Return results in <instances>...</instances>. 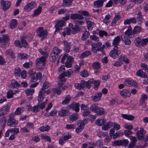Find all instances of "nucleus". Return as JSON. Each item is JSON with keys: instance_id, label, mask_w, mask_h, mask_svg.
Listing matches in <instances>:
<instances>
[{"instance_id": "obj_1", "label": "nucleus", "mask_w": 148, "mask_h": 148, "mask_svg": "<svg viewBox=\"0 0 148 148\" xmlns=\"http://www.w3.org/2000/svg\"><path fill=\"white\" fill-rule=\"evenodd\" d=\"M90 110L92 112L96 113L98 115H101L105 114L104 109L98 106L97 105L93 104L90 107Z\"/></svg>"}, {"instance_id": "obj_2", "label": "nucleus", "mask_w": 148, "mask_h": 148, "mask_svg": "<svg viewBox=\"0 0 148 148\" xmlns=\"http://www.w3.org/2000/svg\"><path fill=\"white\" fill-rule=\"evenodd\" d=\"M46 61V57L44 56L37 58L36 61V67L40 69L42 68L45 65Z\"/></svg>"}, {"instance_id": "obj_3", "label": "nucleus", "mask_w": 148, "mask_h": 148, "mask_svg": "<svg viewBox=\"0 0 148 148\" xmlns=\"http://www.w3.org/2000/svg\"><path fill=\"white\" fill-rule=\"evenodd\" d=\"M46 87V83L45 82L41 89L39 91L38 98V100L39 102H40L43 101V99L45 97V93L46 92L45 89Z\"/></svg>"}, {"instance_id": "obj_4", "label": "nucleus", "mask_w": 148, "mask_h": 148, "mask_svg": "<svg viewBox=\"0 0 148 148\" xmlns=\"http://www.w3.org/2000/svg\"><path fill=\"white\" fill-rule=\"evenodd\" d=\"M14 115L13 113L10 114L9 118L8 120L7 125L10 127H15L18 123V121L16 120L14 118Z\"/></svg>"}, {"instance_id": "obj_5", "label": "nucleus", "mask_w": 148, "mask_h": 148, "mask_svg": "<svg viewBox=\"0 0 148 148\" xmlns=\"http://www.w3.org/2000/svg\"><path fill=\"white\" fill-rule=\"evenodd\" d=\"M121 51L119 50L118 46H114L113 50H111L109 53L110 56L114 59H115L121 53Z\"/></svg>"}, {"instance_id": "obj_6", "label": "nucleus", "mask_w": 148, "mask_h": 148, "mask_svg": "<svg viewBox=\"0 0 148 148\" xmlns=\"http://www.w3.org/2000/svg\"><path fill=\"white\" fill-rule=\"evenodd\" d=\"M29 77L31 81L33 82L36 81L38 79L40 80L42 78V74L40 72H35L29 75Z\"/></svg>"}, {"instance_id": "obj_7", "label": "nucleus", "mask_w": 148, "mask_h": 148, "mask_svg": "<svg viewBox=\"0 0 148 148\" xmlns=\"http://www.w3.org/2000/svg\"><path fill=\"white\" fill-rule=\"evenodd\" d=\"M146 132L143 127H140V130L137 131L136 136L138 139L141 140L144 139Z\"/></svg>"}, {"instance_id": "obj_8", "label": "nucleus", "mask_w": 148, "mask_h": 148, "mask_svg": "<svg viewBox=\"0 0 148 148\" xmlns=\"http://www.w3.org/2000/svg\"><path fill=\"white\" fill-rule=\"evenodd\" d=\"M36 33L38 36L42 37L41 40H43L46 36V31L44 30L42 27H39L36 30Z\"/></svg>"}, {"instance_id": "obj_9", "label": "nucleus", "mask_w": 148, "mask_h": 148, "mask_svg": "<svg viewBox=\"0 0 148 148\" xmlns=\"http://www.w3.org/2000/svg\"><path fill=\"white\" fill-rule=\"evenodd\" d=\"M64 21L60 19L58 21L54 26V27L56 28L54 32L55 34H56V32H58L61 29L62 27L64 26Z\"/></svg>"}, {"instance_id": "obj_10", "label": "nucleus", "mask_w": 148, "mask_h": 148, "mask_svg": "<svg viewBox=\"0 0 148 148\" xmlns=\"http://www.w3.org/2000/svg\"><path fill=\"white\" fill-rule=\"evenodd\" d=\"M107 0H96L93 3V6L94 8H99L103 6V3Z\"/></svg>"}, {"instance_id": "obj_11", "label": "nucleus", "mask_w": 148, "mask_h": 148, "mask_svg": "<svg viewBox=\"0 0 148 148\" xmlns=\"http://www.w3.org/2000/svg\"><path fill=\"white\" fill-rule=\"evenodd\" d=\"M124 83L125 85L127 86L136 87L138 86V85L135 81L133 80H130L129 79L125 80Z\"/></svg>"}, {"instance_id": "obj_12", "label": "nucleus", "mask_w": 148, "mask_h": 148, "mask_svg": "<svg viewBox=\"0 0 148 148\" xmlns=\"http://www.w3.org/2000/svg\"><path fill=\"white\" fill-rule=\"evenodd\" d=\"M80 105L78 102H73L69 105V108H71L72 110H74L76 112H79V111Z\"/></svg>"}, {"instance_id": "obj_13", "label": "nucleus", "mask_w": 148, "mask_h": 148, "mask_svg": "<svg viewBox=\"0 0 148 148\" xmlns=\"http://www.w3.org/2000/svg\"><path fill=\"white\" fill-rule=\"evenodd\" d=\"M73 62L74 58L73 57L71 56H69L64 63L65 66L68 68L71 67Z\"/></svg>"}, {"instance_id": "obj_14", "label": "nucleus", "mask_w": 148, "mask_h": 148, "mask_svg": "<svg viewBox=\"0 0 148 148\" xmlns=\"http://www.w3.org/2000/svg\"><path fill=\"white\" fill-rule=\"evenodd\" d=\"M3 9L4 11L9 9L11 6V3L9 1H7L6 2L4 0H2L1 1Z\"/></svg>"}, {"instance_id": "obj_15", "label": "nucleus", "mask_w": 148, "mask_h": 148, "mask_svg": "<svg viewBox=\"0 0 148 148\" xmlns=\"http://www.w3.org/2000/svg\"><path fill=\"white\" fill-rule=\"evenodd\" d=\"M36 5L35 2H32L27 4L25 7L24 9L25 11H29L34 8Z\"/></svg>"}, {"instance_id": "obj_16", "label": "nucleus", "mask_w": 148, "mask_h": 148, "mask_svg": "<svg viewBox=\"0 0 148 148\" xmlns=\"http://www.w3.org/2000/svg\"><path fill=\"white\" fill-rule=\"evenodd\" d=\"M119 93L121 96L125 98L130 97L131 95L130 91L125 89L122 90Z\"/></svg>"}, {"instance_id": "obj_17", "label": "nucleus", "mask_w": 148, "mask_h": 148, "mask_svg": "<svg viewBox=\"0 0 148 148\" xmlns=\"http://www.w3.org/2000/svg\"><path fill=\"white\" fill-rule=\"evenodd\" d=\"M58 114L61 117L66 116L70 115V112L67 109H63L58 112Z\"/></svg>"}, {"instance_id": "obj_18", "label": "nucleus", "mask_w": 148, "mask_h": 148, "mask_svg": "<svg viewBox=\"0 0 148 148\" xmlns=\"http://www.w3.org/2000/svg\"><path fill=\"white\" fill-rule=\"evenodd\" d=\"M64 44V50L67 53H69L70 51L71 45V43L68 42L67 41H64L63 42Z\"/></svg>"}, {"instance_id": "obj_19", "label": "nucleus", "mask_w": 148, "mask_h": 148, "mask_svg": "<svg viewBox=\"0 0 148 148\" xmlns=\"http://www.w3.org/2000/svg\"><path fill=\"white\" fill-rule=\"evenodd\" d=\"M70 18L72 20H75L77 19L78 20H82L84 18V16L82 15L78 14H72L70 16Z\"/></svg>"}, {"instance_id": "obj_20", "label": "nucleus", "mask_w": 148, "mask_h": 148, "mask_svg": "<svg viewBox=\"0 0 148 148\" xmlns=\"http://www.w3.org/2000/svg\"><path fill=\"white\" fill-rule=\"evenodd\" d=\"M137 21L138 24L140 25H141L143 22V17L142 13L140 12H138L137 14Z\"/></svg>"}, {"instance_id": "obj_21", "label": "nucleus", "mask_w": 148, "mask_h": 148, "mask_svg": "<svg viewBox=\"0 0 148 148\" xmlns=\"http://www.w3.org/2000/svg\"><path fill=\"white\" fill-rule=\"evenodd\" d=\"M84 88H87L88 89H90L91 87V84H92V79H89L87 81L83 80Z\"/></svg>"}, {"instance_id": "obj_22", "label": "nucleus", "mask_w": 148, "mask_h": 148, "mask_svg": "<svg viewBox=\"0 0 148 148\" xmlns=\"http://www.w3.org/2000/svg\"><path fill=\"white\" fill-rule=\"evenodd\" d=\"M88 122V119L85 118L82 120L78 121L77 122V125L79 127H81L84 128L85 125Z\"/></svg>"}, {"instance_id": "obj_23", "label": "nucleus", "mask_w": 148, "mask_h": 148, "mask_svg": "<svg viewBox=\"0 0 148 148\" xmlns=\"http://www.w3.org/2000/svg\"><path fill=\"white\" fill-rule=\"evenodd\" d=\"M10 108L8 105L6 106L3 107L0 110V115L1 116L2 115L3 116L6 114L9 111Z\"/></svg>"}, {"instance_id": "obj_24", "label": "nucleus", "mask_w": 148, "mask_h": 148, "mask_svg": "<svg viewBox=\"0 0 148 148\" xmlns=\"http://www.w3.org/2000/svg\"><path fill=\"white\" fill-rule=\"evenodd\" d=\"M102 94L101 92H98L94 95L92 96V99L94 101H97L100 100Z\"/></svg>"}, {"instance_id": "obj_25", "label": "nucleus", "mask_w": 148, "mask_h": 148, "mask_svg": "<svg viewBox=\"0 0 148 148\" xmlns=\"http://www.w3.org/2000/svg\"><path fill=\"white\" fill-rule=\"evenodd\" d=\"M73 0H63L62 6L64 7H69L72 5V3Z\"/></svg>"}, {"instance_id": "obj_26", "label": "nucleus", "mask_w": 148, "mask_h": 148, "mask_svg": "<svg viewBox=\"0 0 148 148\" xmlns=\"http://www.w3.org/2000/svg\"><path fill=\"white\" fill-rule=\"evenodd\" d=\"M121 116L124 119L130 121L133 120L135 119L134 116L132 115L123 114H121Z\"/></svg>"}, {"instance_id": "obj_27", "label": "nucleus", "mask_w": 148, "mask_h": 148, "mask_svg": "<svg viewBox=\"0 0 148 148\" xmlns=\"http://www.w3.org/2000/svg\"><path fill=\"white\" fill-rule=\"evenodd\" d=\"M112 125V123L110 121L107 122L105 125L102 126V129L105 131L111 128Z\"/></svg>"}, {"instance_id": "obj_28", "label": "nucleus", "mask_w": 148, "mask_h": 148, "mask_svg": "<svg viewBox=\"0 0 148 148\" xmlns=\"http://www.w3.org/2000/svg\"><path fill=\"white\" fill-rule=\"evenodd\" d=\"M78 116L77 114L73 113L69 117V120L71 122H73L76 121L78 119Z\"/></svg>"}, {"instance_id": "obj_29", "label": "nucleus", "mask_w": 148, "mask_h": 148, "mask_svg": "<svg viewBox=\"0 0 148 148\" xmlns=\"http://www.w3.org/2000/svg\"><path fill=\"white\" fill-rule=\"evenodd\" d=\"M100 82L99 80H95L92 79V84H94V88L95 90H97L100 84Z\"/></svg>"}, {"instance_id": "obj_30", "label": "nucleus", "mask_w": 148, "mask_h": 148, "mask_svg": "<svg viewBox=\"0 0 148 148\" xmlns=\"http://www.w3.org/2000/svg\"><path fill=\"white\" fill-rule=\"evenodd\" d=\"M71 97L69 95L66 96L64 99L62 101V103L63 105H65L69 103L71 100Z\"/></svg>"}, {"instance_id": "obj_31", "label": "nucleus", "mask_w": 148, "mask_h": 148, "mask_svg": "<svg viewBox=\"0 0 148 148\" xmlns=\"http://www.w3.org/2000/svg\"><path fill=\"white\" fill-rule=\"evenodd\" d=\"M62 51L61 49H59L57 47H54L51 53H52V55L55 54L57 55V56H59V55L60 53Z\"/></svg>"}, {"instance_id": "obj_32", "label": "nucleus", "mask_w": 148, "mask_h": 148, "mask_svg": "<svg viewBox=\"0 0 148 148\" xmlns=\"http://www.w3.org/2000/svg\"><path fill=\"white\" fill-rule=\"evenodd\" d=\"M83 80H81L80 83H77L75 84L74 86L78 90H81L84 89Z\"/></svg>"}, {"instance_id": "obj_33", "label": "nucleus", "mask_w": 148, "mask_h": 148, "mask_svg": "<svg viewBox=\"0 0 148 148\" xmlns=\"http://www.w3.org/2000/svg\"><path fill=\"white\" fill-rule=\"evenodd\" d=\"M121 40L119 36H117L114 39L112 43V45L114 46H118L119 43Z\"/></svg>"}, {"instance_id": "obj_34", "label": "nucleus", "mask_w": 148, "mask_h": 148, "mask_svg": "<svg viewBox=\"0 0 148 148\" xmlns=\"http://www.w3.org/2000/svg\"><path fill=\"white\" fill-rule=\"evenodd\" d=\"M91 55V53L90 51H86L82 53L80 55V57L81 59H83Z\"/></svg>"}, {"instance_id": "obj_35", "label": "nucleus", "mask_w": 148, "mask_h": 148, "mask_svg": "<svg viewBox=\"0 0 148 148\" xmlns=\"http://www.w3.org/2000/svg\"><path fill=\"white\" fill-rule=\"evenodd\" d=\"M80 75L83 77H87L89 75V74L86 69H84L79 73Z\"/></svg>"}, {"instance_id": "obj_36", "label": "nucleus", "mask_w": 148, "mask_h": 148, "mask_svg": "<svg viewBox=\"0 0 148 148\" xmlns=\"http://www.w3.org/2000/svg\"><path fill=\"white\" fill-rule=\"evenodd\" d=\"M141 30L142 29L140 27L138 26H136L134 27L132 30V33L134 35L140 32L141 31Z\"/></svg>"}, {"instance_id": "obj_37", "label": "nucleus", "mask_w": 148, "mask_h": 148, "mask_svg": "<svg viewBox=\"0 0 148 148\" xmlns=\"http://www.w3.org/2000/svg\"><path fill=\"white\" fill-rule=\"evenodd\" d=\"M132 30L131 26H129L128 27L127 29L125 32V34L127 36H130V35L134 36V34L132 33Z\"/></svg>"}, {"instance_id": "obj_38", "label": "nucleus", "mask_w": 148, "mask_h": 148, "mask_svg": "<svg viewBox=\"0 0 148 148\" xmlns=\"http://www.w3.org/2000/svg\"><path fill=\"white\" fill-rule=\"evenodd\" d=\"M136 75L138 77H142L143 78H145V75L143 72L142 69H139L136 72Z\"/></svg>"}, {"instance_id": "obj_39", "label": "nucleus", "mask_w": 148, "mask_h": 148, "mask_svg": "<svg viewBox=\"0 0 148 148\" xmlns=\"http://www.w3.org/2000/svg\"><path fill=\"white\" fill-rule=\"evenodd\" d=\"M142 39L139 37H138L136 38L134 40V43L138 47L141 46Z\"/></svg>"}, {"instance_id": "obj_40", "label": "nucleus", "mask_w": 148, "mask_h": 148, "mask_svg": "<svg viewBox=\"0 0 148 148\" xmlns=\"http://www.w3.org/2000/svg\"><path fill=\"white\" fill-rule=\"evenodd\" d=\"M120 146L123 147H126L128 144L129 141L126 139L120 140Z\"/></svg>"}, {"instance_id": "obj_41", "label": "nucleus", "mask_w": 148, "mask_h": 148, "mask_svg": "<svg viewBox=\"0 0 148 148\" xmlns=\"http://www.w3.org/2000/svg\"><path fill=\"white\" fill-rule=\"evenodd\" d=\"M17 58L19 59H26L28 58V56L26 54L20 53H18Z\"/></svg>"}, {"instance_id": "obj_42", "label": "nucleus", "mask_w": 148, "mask_h": 148, "mask_svg": "<svg viewBox=\"0 0 148 148\" xmlns=\"http://www.w3.org/2000/svg\"><path fill=\"white\" fill-rule=\"evenodd\" d=\"M42 10V7L40 6H39L38 8L34 11L33 14L32 15L33 17L35 16H38L41 13Z\"/></svg>"}, {"instance_id": "obj_43", "label": "nucleus", "mask_w": 148, "mask_h": 148, "mask_svg": "<svg viewBox=\"0 0 148 148\" xmlns=\"http://www.w3.org/2000/svg\"><path fill=\"white\" fill-rule=\"evenodd\" d=\"M90 35L89 32L87 31L84 32L81 38L83 40H85L87 39Z\"/></svg>"}, {"instance_id": "obj_44", "label": "nucleus", "mask_w": 148, "mask_h": 148, "mask_svg": "<svg viewBox=\"0 0 148 148\" xmlns=\"http://www.w3.org/2000/svg\"><path fill=\"white\" fill-rule=\"evenodd\" d=\"M17 21L16 19H13L11 21L10 24V28L12 29L14 28L17 26Z\"/></svg>"}, {"instance_id": "obj_45", "label": "nucleus", "mask_w": 148, "mask_h": 148, "mask_svg": "<svg viewBox=\"0 0 148 148\" xmlns=\"http://www.w3.org/2000/svg\"><path fill=\"white\" fill-rule=\"evenodd\" d=\"M91 46L92 47L91 50L94 53H96L97 51H99L100 50V49H99V47L98 48L93 43H91Z\"/></svg>"}, {"instance_id": "obj_46", "label": "nucleus", "mask_w": 148, "mask_h": 148, "mask_svg": "<svg viewBox=\"0 0 148 148\" xmlns=\"http://www.w3.org/2000/svg\"><path fill=\"white\" fill-rule=\"evenodd\" d=\"M34 91V89L29 88L25 90V93L27 96L32 95Z\"/></svg>"}, {"instance_id": "obj_47", "label": "nucleus", "mask_w": 148, "mask_h": 148, "mask_svg": "<svg viewBox=\"0 0 148 148\" xmlns=\"http://www.w3.org/2000/svg\"><path fill=\"white\" fill-rule=\"evenodd\" d=\"M21 43L22 46L24 47L27 48L28 47V44L27 41L25 39L24 37L21 38Z\"/></svg>"}, {"instance_id": "obj_48", "label": "nucleus", "mask_w": 148, "mask_h": 148, "mask_svg": "<svg viewBox=\"0 0 148 148\" xmlns=\"http://www.w3.org/2000/svg\"><path fill=\"white\" fill-rule=\"evenodd\" d=\"M21 70L19 67L15 68L14 69V75L16 77H19L21 73Z\"/></svg>"}, {"instance_id": "obj_49", "label": "nucleus", "mask_w": 148, "mask_h": 148, "mask_svg": "<svg viewBox=\"0 0 148 148\" xmlns=\"http://www.w3.org/2000/svg\"><path fill=\"white\" fill-rule=\"evenodd\" d=\"M105 123V121L102 119H98L96 121V124L98 126H101L104 125Z\"/></svg>"}, {"instance_id": "obj_50", "label": "nucleus", "mask_w": 148, "mask_h": 148, "mask_svg": "<svg viewBox=\"0 0 148 148\" xmlns=\"http://www.w3.org/2000/svg\"><path fill=\"white\" fill-rule=\"evenodd\" d=\"M31 110L33 112L36 113L38 111V106H35L33 107L32 108H31V106H29L28 110L30 111Z\"/></svg>"}, {"instance_id": "obj_51", "label": "nucleus", "mask_w": 148, "mask_h": 148, "mask_svg": "<svg viewBox=\"0 0 148 148\" xmlns=\"http://www.w3.org/2000/svg\"><path fill=\"white\" fill-rule=\"evenodd\" d=\"M112 145L113 147L121 146H120V140H116L112 142Z\"/></svg>"}, {"instance_id": "obj_52", "label": "nucleus", "mask_w": 148, "mask_h": 148, "mask_svg": "<svg viewBox=\"0 0 148 148\" xmlns=\"http://www.w3.org/2000/svg\"><path fill=\"white\" fill-rule=\"evenodd\" d=\"M58 57V56H57V55L55 54L52 55V53H51L50 54V60L52 62H56Z\"/></svg>"}, {"instance_id": "obj_53", "label": "nucleus", "mask_w": 148, "mask_h": 148, "mask_svg": "<svg viewBox=\"0 0 148 148\" xmlns=\"http://www.w3.org/2000/svg\"><path fill=\"white\" fill-rule=\"evenodd\" d=\"M20 86V84L18 83L17 81L14 80H12L11 81V86L12 87H17Z\"/></svg>"}, {"instance_id": "obj_54", "label": "nucleus", "mask_w": 148, "mask_h": 148, "mask_svg": "<svg viewBox=\"0 0 148 148\" xmlns=\"http://www.w3.org/2000/svg\"><path fill=\"white\" fill-rule=\"evenodd\" d=\"M60 88L58 87L53 88V92L57 94L58 95H60L62 93V90Z\"/></svg>"}, {"instance_id": "obj_55", "label": "nucleus", "mask_w": 148, "mask_h": 148, "mask_svg": "<svg viewBox=\"0 0 148 148\" xmlns=\"http://www.w3.org/2000/svg\"><path fill=\"white\" fill-rule=\"evenodd\" d=\"M92 66L94 69H98L100 68V64L98 62H95L92 64Z\"/></svg>"}, {"instance_id": "obj_56", "label": "nucleus", "mask_w": 148, "mask_h": 148, "mask_svg": "<svg viewBox=\"0 0 148 148\" xmlns=\"http://www.w3.org/2000/svg\"><path fill=\"white\" fill-rule=\"evenodd\" d=\"M6 53L10 56H11V57L12 58H14L15 57L14 55V53L13 52V51L11 49H8L6 51Z\"/></svg>"}, {"instance_id": "obj_57", "label": "nucleus", "mask_w": 148, "mask_h": 148, "mask_svg": "<svg viewBox=\"0 0 148 148\" xmlns=\"http://www.w3.org/2000/svg\"><path fill=\"white\" fill-rule=\"evenodd\" d=\"M79 29L80 28L79 27L75 24L72 29V33L73 34H76L78 31H79Z\"/></svg>"}, {"instance_id": "obj_58", "label": "nucleus", "mask_w": 148, "mask_h": 148, "mask_svg": "<svg viewBox=\"0 0 148 148\" xmlns=\"http://www.w3.org/2000/svg\"><path fill=\"white\" fill-rule=\"evenodd\" d=\"M140 67L145 71L148 72V65L145 63H141Z\"/></svg>"}, {"instance_id": "obj_59", "label": "nucleus", "mask_w": 148, "mask_h": 148, "mask_svg": "<svg viewBox=\"0 0 148 148\" xmlns=\"http://www.w3.org/2000/svg\"><path fill=\"white\" fill-rule=\"evenodd\" d=\"M78 13H79L82 16H85L88 17L90 16V14L88 13V12L85 10H82L81 11H78Z\"/></svg>"}, {"instance_id": "obj_60", "label": "nucleus", "mask_w": 148, "mask_h": 148, "mask_svg": "<svg viewBox=\"0 0 148 148\" xmlns=\"http://www.w3.org/2000/svg\"><path fill=\"white\" fill-rule=\"evenodd\" d=\"M32 64L33 63L32 62H25L23 64V66L25 68H29L32 66Z\"/></svg>"}, {"instance_id": "obj_61", "label": "nucleus", "mask_w": 148, "mask_h": 148, "mask_svg": "<svg viewBox=\"0 0 148 148\" xmlns=\"http://www.w3.org/2000/svg\"><path fill=\"white\" fill-rule=\"evenodd\" d=\"M86 23L88 29L89 30H91L92 28V22L89 21H87Z\"/></svg>"}, {"instance_id": "obj_62", "label": "nucleus", "mask_w": 148, "mask_h": 148, "mask_svg": "<svg viewBox=\"0 0 148 148\" xmlns=\"http://www.w3.org/2000/svg\"><path fill=\"white\" fill-rule=\"evenodd\" d=\"M6 122V119L5 117L4 116L2 117L0 120V124L2 127H4L5 126Z\"/></svg>"}, {"instance_id": "obj_63", "label": "nucleus", "mask_w": 148, "mask_h": 148, "mask_svg": "<svg viewBox=\"0 0 148 148\" xmlns=\"http://www.w3.org/2000/svg\"><path fill=\"white\" fill-rule=\"evenodd\" d=\"M65 77H69L71 76V75L73 73V71L71 69H69L67 72H64Z\"/></svg>"}, {"instance_id": "obj_64", "label": "nucleus", "mask_w": 148, "mask_h": 148, "mask_svg": "<svg viewBox=\"0 0 148 148\" xmlns=\"http://www.w3.org/2000/svg\"><path fill=\"white\" fill-rule=\"evenodd\" d=\"M124 43L126 45H129L131 43V41L127 37H124L123 39Z\"/></svg>"}]
</instances>
